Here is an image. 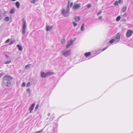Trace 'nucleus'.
I'll return each mask as SVG.
<instances>
[{
    "instance_id": "nucleus-1",
    "label": "nucleus",
    "mask_w": 133,
    "mask_h": 133,
    "mask_svg": "<svg viewBox=\"0 0 133 133\" xmlns=\"http://www.w3.org/2000/svg\"><path fill=\"white\" fill-rule=\"evenodd\" d=\"M3 82L7 87H10L11 86V81L12 79L10 76L5 75L3 77Z\"/></svg>"
},
{
    "instance_id": "nucleus-2",
    "label": "nucleus",
    "mask_w": 133,
    "mask_h": 133,
    "mask_svg": "<svg viewBox=\"0 0 133 133\" xmlns=\"http://www.w3.org/2000/svg\"><path fill=\"white\" fill-rule=\"evenodd\" d=\"M53 72L51 71L48 72L46 73L42 71L41 73V76L42 78H44L53 75Z\"/></svg>"
},
{
    "instance_id": "nucleus-3",
    "label": "nucleus",
    "mask_w": 133,
    "mask_h": 133,
    "mask_svg": "<svg viewBox=\"0 0 133 133\" xmlns=\"http://www.w3.org/2000/svg\"><path fill=\"white\" fill-rule=\"evenodd\" d=\"M22 33L24 35L26 32V23L25 19L23 18L22 19Z\"/></svg>"
},
{
    "instance_id": "nucleus-4",
    "label": "nucleus",
    "mask_w": 133,
    "mask_h": 133,
    "mask_svg": "<svg viewBox=\"0 0 133 133\" xmlns=\"http://www.w3.org/2000/svg\"><path fill=\"white\" fill-rule=\"evenodd\" d=\"M61 14L64 17H68L69 15V12H68L66 10H65L64 9H63L62 10Z\"/></svg>"
},
{
    "instance_id": "nucleus-5",
    "label": "nucleus",
    "mask_w": 133,
    "mask_h": 133,
    "mask_svg": "<svg viewBox=\"0 0 133 133\" xmlns=\"http://www.w3.org/2000/svg\"><path fill=\"white\" fill-rule=\"evenodd\" d=\"M120 34L119 33H117L116 35V37L114 39L115 41V43H117L118 42L120 39Z\"/></svg>"
},
{
    "instance_id": "nucleus-6",
    "label": "nucleus",
    "mask_w": 133,
    "mask_h": 133,
    "mask_svg": "<svg viewBox=\"0 0 133 133\" xmlns=\"http://www.w3.org/2000/svg\"><path fill=\"white\" fill-rule=\"evenodd\" d=\"M71 51L70 50H67L65 51H63L62 54L63 55L67 57L70 55L71 53Z\"/></svg>"
},
{
    "instance_id": "nucleus-7",
    "label": "nucleus",
    "mask_w": 133,
    "mask_h": 133,
    "mask_svg": "<svg viewBox=\"0 0 133 133\" xmlns=\"http://www.w3.org/2000/svg\"><path fill=\"white\" fill-rule=\"evenodd\" d=\"M133 33V31L130 30H128L127 31L126 34V36L127 37H130L132 35Z\"/></svg>"
},
{
    "instance_id": "nucleus-8",
    "label": "nucleus",
    "mask_w": 133,
    "mask_h": 133,
    "mask_svg": "<svg viewBox=\"0 0 133 133\" xmlns=\"http://www.w3.org/2000/svg\"><path fill=\"white\" fill-rule=\"evenodd\" d=\"M81 4L79 3L78 4H75L73 6L72 8L75 10H77L81 7Z\"/></svg>"
},
{
    "instance_id": "nucleus-9",
    "label": "nucleus",
    "mask_w": 133,
    "mask_h": 133,
    "mask_svg": "<svg viewBox=\"0 0 133 133\" xmlns=\"http://www.w3.org/2000/svg\"><path fill=\"white\" fill-rule=\"evenodd\" d=\"M73 43V41L72 40H71L68 42L67 44L66 45V48H69L70 46Z\"/></svg>"
},
{
    "instance_id": "nucleus-10",
    "label": "nucleus",
    "mask_w": 133,
    "mask_h": 133,
    "mask_svg": "<svg viewBox=\"0 0 133 133\" xmlns=\"http://www.w3.org/2000/svg\"><path fill=\"white\" fill-rule=\"evenodd\" d=\"M35 105V104L33 103L32 104L30 105V106L29 108V113H31V112L34 109Z\"/></svg>"
},
{
    "instance_id": "nucleus-11",
    "label": "nucleus",
    "mask_w": 133,
    "mask_h": 133,
    "mask_svg": "<svg viewBox=\"0 0 133 133\" xmlns=\"http://www.w3.org/2000/svg\"><path fill=\"white\" fill-rule=\"evenodd\" d=\"M53 28V26H47L46 27V30L47 31H49L51 30Z\"/></svg>"
},
{
    "instance_id": "nucleus-12",
    "label": "nucleus",
    "mask_w": 133,
    "mask_h": 133,
    "mask_svg": "<svg viewBox=\"0 0 133 133\" xmlns=\"http://www.w3.org/2000/svg\"><path fill=\"white\" fill-rule=\"evenodd\" d=\"M75 19L76 21L77 22L79 21L80 20V18L78 16H76L75 17Z\"/></svg>"
},
{
    "instance_id": "nucleus-13",
    "label": "nucleus",
    "mask_w": 133,
    "mask_h": 133,
    "mask_svg": "<svg viewBox=\"0 0 133 133\" xmlns=\"http://www.w3.org/2000/svg\"><path fill=\"white\" fill-rule=\"evenodd\" d=\"M127 9V7L126 6H124L122 9V11L123 12H125L126 10Z\"/></svg>"
},
{
    "instance_id": "nucleus-14",
    "label": "nucleus",
    "mask_w": 133,
    "mask_h": 133,
    "mask_svg": "<svg viewBox=\"0 0 133 133\" xmlns=\"http://www.w3.org/2000/svg\"><path fill=\"white\" fill-rule=\"evenodd\" d=\"M84 24H83L81 26V30L82 31H83L85 30V28H84Z\"/></svg>"
},
{
    "instance_id": "nucleus-15",
    "label": "nucleus",
    "mask_w": 133,
    "mask_h": 133,
    "mask_svg": "<svg viewBox=\"0 0 133 133\" xmlns=\"http://www.w3.org/2000/svg\"><path fill=\"white\" fill-rule=\"evenodd\" d=\"M17 46L19 50L22 51V48L20 45L19 44L17 45Z\"/></svg>"
},
{
    "instance_id": "nucleus-16",
    "label": "nucleus",
    "mask_w": 133,
    "mask_h": 133,
    "mask_svg": "<svg viewBox=\"0 0 133 133\" xmlns=\"http://www.w3.org/2000/svg\"><path fill=\"white\" fill-rule=\"evenodd\" d=\"M32 65L31 64H28L26 65L25 67V68L26 69H29L30 67Z\"/></svg>"
},
{
    "instance_id": "nucleus-17",
    "label": "nucleus",
    "mask_w": 133,
    "mask_h": 133,
    "mask_svg": "<svg viewBox=\"0 0 133 133\" xmlns=\"http://www.w3.org/2000/svg\"><path fill=\"white\" fill-rule=\"evenodd\" d=\"M91 54V53L90 52H86L85 53V56L87 57L90 56Z\"/></svg>"
},
{
    "instance_id": "nucleus-18",
    "label": "nucleus",
    "mask_w": 133,
    "mask_h": 133,
    "mask_svg": "<svg viewBox=\"0 0 133 133\" xmlns=\"http://www.w3.org/2000/svg\"><path fill=\"white\" fill-rule=\"evenodd\" d=\"M20 3L18 2H17L16 3V5L18 8H19L20 6Z\"/></svg>"
},
{
    "instance_id": "nucleus-19",
    "label": "nucleus",
    "mask_w": 133,
    "mask_h": 133,
    "mask_svg": "<svg viewBox=\"0 0 133 133\" xmlns=\"http://www.w3.org/2000/svg\"><path fill=\"white\" fill-rule=\"evenodd\" d=\"M114 42V44H115V41L114 40V39H112L110 40L109 41V43L110 44H112Z\"/></svg>"
},
{
    "instance_id": "nucleus-20",
    "label": "nucleus",
    "mask_w": 133,
    "mask_h": 133,
    "mask_svg": "<svg viewBox=\"0 0 133 133\" xmlns=\"http://www.w3.org/2000/svg\"><path fill=\"white\" fill-rule=\"evenodd\" d=\"M38 0H30V2L34 4L36 2L38 1Z\"/></svg>"
},
{
    "instance_id": "nucleus-21",
    "label": "nucleus",
    "mask_w": 133,
    "mask_h": 133,
    "mask_svg": "<svg viewBox=\"0 0 133 133\" xmlns=\"http://www.w3.org/2000/svg\"><path fill=\"white\" fill-rule=\"evenodd\" d=\"M9 18L7 17L5 18L4 20L6 22H8L9 21Z\"/></svg>"
},
{
    "instance_id": "nucleus-22",
    "label": "nucleus",
    "mask_w": 133,
    "mask_h": 133,
    "mask_svg": "<svg viewBox=\"0 0 133 133\" xmlns=\"http://www.w3.org/2000/svg\"><path fill=\"white\" fill-rule=\"evenodd\" d=\"M127 14L126 13H125L123 15H122V17L123 18H125L127 16Z\"/></svg>"
},
{
    "instance_id": "nucleus-23",
    "label": "nucleus",
    "mask_w": 133,
    "mask_h": 133,
    "mask_svg": "<svg viewBox=\"0 0 133 133\" xmlns=\"http://www.w3.org/2000/svg\"><path fill=\"white\" fill-rule=\"evenodd\" d=\"M121 18V17L120 16H118L116 18V21H119Z\"/></svg>"
},
{
    "instance_id": "nucleus-24",
    "label": "nucleus",
    "mask_w": 133,
    "mask_h": 133,
    "mask_svg": "<svg viewBox=\"0 0 133 133\" xmlns=\"http://www.w3.org/2000/svg\"><path fill=\"white\" fill-rule=\"evenodd\" d=\"M61 43L62 44H64L65 42V39H62L61 40Z\"/></svg>"
},
{
    "instance_id": "nucleus-25",
    "label": "nucleus",
    "mask_w": 133,
    "mask_h": 133,
    "mask_svg": "<svg viewBox=\"0 0 133 133\" xmlns=\"http://www.w3.org/2000/svg\"><path fill=\"white\" fill-rule=\"evenodd\" d=\"M10 13L11 14H13L15 12V10L14 9H12L10 11Z\"/></svg>"
},
{
    "instance_id": "nucleus-26",
    "label": "nucleus",
    "mask_w": 133,
    "mask_h": 133,
    "mask_svg": "<svg viewBox=\"0 0 133 133\" xmlns=\"http://www.w3.org/2000/svg\"><path fill=\"white\" fill-rule=\"evenodd\" d=\"M39 105L38 104L37 105L35 108V111H36L37 110V109H38V108H39Z\"/></svg>"
},
{
    "instance_id": "nucleus-27",
    "label": "nucleus",
    "mask_w": 133,
    "mask_h": 133,
    "mask_svg": "<svg viewBox=\"0 0 133 133\" xmlns=\"http://www.w3.org/2000/svg\"><path fill=\"white\" fill-rule=\"evenodd\" d=\"M114 5H117V6L118 5V2L117 1H116L114 3Z\"/></svg>"
},
{
    "instance_id": "nucleus-28",
    "label": "nucleus",
    "mask_w": 133,
    "mask_h": 133,
    "mask_svg": "<svg viewBox=\"0 0 133 133\" xmlns=\"http://www.w3.org/2000/svg\"><path fill=\"white\" fill-rule=\"evenodd\" d=\"M87 6L88 8H90L91 6V5L90 4H89L87 5Z\"/></svg>"
},
{
    "instance_id": "nucleus-29",
    "label": "nucleus",
    "mask_w": 133,
    "mask_h": 133,
    "mask_svg": "<svg viewBox=\"0 0 133 133\" xmlns=\"http://www.w3.org/2000/svg\"><path fill=\"white\" fill-rule=\"evenodd\" d=\"M70 10V8L69 5H68V7L66 9V11H67L68 12H69Z\"/></svg>"
},
{
    "instance_id": "nucleus-30",
    "label": "nucleus",
    "mask_w": 133,
    "mask_h": 133,
    "mask_svg": "<svg viewBox=\"0 0 133 133\" xmlns=\"http://www.w3.org/2000/svg\"><path fill=\"white\" fill-rule=\"evenodd\" d=\"M72 23L74 27H75L77 25V24L74 22H72Z\"/></svg>"
},
{
    "instance_id": "nucleus-31",
    "label": "nucleus",
    "mask_w": 133,
    "mask_h": 133,
    "mask_svg": "<svg viewBox=\"0 0 133 133\" xmlns=\"http://www.w3.org/2000/svg\"><path fill=\"white\" fill-rule=\"evenodd\" d=\"M14 40L13 41H11L9 43V44L10 45H11L12 44H13L14 42Z\"/></svg>"
},
{
    "instance_id": "nucleus-32",
    "label": "nucleus",
    "mask_w": 133,
    "mask_h": 133,
    "mask_svg": "<svg viewBox=\"0 0 133 133\" xmlns=\"http://www.w3.org/2000/svg\"><path fill=\"white\" fill-rule=\"evenodd\" d=\"M43 131V130H41L39 131H37L36 133H41Z\"/></svg>"
},
{
    "instance_id": "nucleus-33",
    "label": "nucleus",
    "mask_w": 133,
    "mask_h": 133,
    "mask_svg": "<svg viewBox=\"0 0 133 133\" xmlns=\"http://www.w3.org/2000/svg\"><path fill=\"white\" fill-rule=\"evenodd\" d=\"M2 18V13L0 11V19H1Z\"/></svg>"
},
{
    "instance_id": "nucleus-34",
    "label": "nucleus",
    "mask_w": 133,
    "mask_h": 133,
    "mask_svg": "<svg viewBox=\"0 0 133 133\" xmlns=\"http://www.w3.org/2000/svg\"><path fill=\"white\" fill-rule=\"evenodd\" d=\"M25 82L23 83L21 85L22 87H25Z\"/></svg>"
},
{
    "instance_id": "nucleus-35",
    "label": "nucleus",
    "mask_w": 133,
    "mask_h": 133,
    "mask_svg": "<svg viewBox=\"0 0 133 133\" xmlns=\"http://www.w3.org/2000/svg\"><path fill=\"white\" fill-rule=\"evenodd\" d=\"M118 2V3H122L123 2V0H119Z\"/></svg>"
},
{
    "instance_id": "nucleus-36",
    "label": "nucleus",
    "mask_w": 133,
    "mask_h": 133,
    "mask_svg": "<svg viewBox=\"0 0 133 133\" xmlns=\"http://www.w3.org/2000/svg\"><path fill=\"white\" fill-rule=\"evenodd\" d=\"M10 39H8L5 41V43H6L9 42H10Z\"/></svg>"
},
{
    "instance_id": "nucleus-37",
    "label": "nucleus",
    "mask_w": 133,
    "mask_h": 133,
    "mask_svg": "<svg viewBox=\"0 0 133 133\" xmlns=\"http://www.w3.org/2000/svg\"><path fill=\"white\" fill-rule=\"evenodd\" d=\"M30 82H28L26 84V87H28L30 86Z\"/></svg>"
},
{
    "instance_id": "nucleus-38",
    "label": "nucleus",
    "mask_w": 133,
    "mask_h": 133,
    "mask_svg": "<svg viewBox=\"0 0 133 133\" xmlns=\"http://www.w3.org/2000/svg\"><path fill=\"white\" fill-rule=\"evenodd\" d=\"M102 12V11H99V12L97 13V15L98 16L101 14Z\"/></svg>"
},
{
    "instance_id": "nucleus-39",
    "label": "nucleus",
    "mask_w": 133,
    "mask_h": 133,
    "mask_svg": "<svg viewBox=\"0 0 133 133\" xmlns=\"http://www.w3.org/2000/svg\"><path fill=\"white\" fill-rule=\"evenodd\" d=\"M108 48V46H107V47H105V48H104L102 50V51H104V50H105V49H107V48Z\"/></svg>"
},
{
    "instance_id": "nucleus-40",
    "label": "nucleus",
    "mask_w": 133,
    "mask_h": 133,
    "mask_svg": "<svg viewBox=\"0 0 133 133\" xmlns=\"http://www.w3.org/2000/svg\"><path fill=\"white\" fill-rule=\"evenodd\" d=\"M73 4V3L72 2H71V3L70 5V8L72 6Z\"/></svg>"
},
{
    "instance_id": "nucleus-41",
    "label": "nucleus",
    "mask_w": 133,
    "mask_h": 133,
    "mask_svg": "<svg viewBox=\"0 0 133 133\" xmlns=\"http://www.w3.org/2000/svg\"><path fill=\"white\" fill-rule=\"evenodd\" d=\"M27 92H30V89L29 88L27 90Z\"/></svg>"
},
{
    "instance_id": "nucleus-42",
    "label": "nucleus",
    "mask_w": 133,
    "mask_h": 133,
    "mask_svg": "<svg viewBox=\"0 0 133 133\" xmlns=\"http://www.w3.org/2000/svg\"><path fill=\"white\" fill-rule=\"evenodd\" d=\"M10 63V62H9V61H7L5 63L6 64H8L9 63Z\"/></svg>"
},
{
    "instance_id": "nucleus-43",
    "label": "nucleus",
    "mask_w": 133,
    "mask_h": 133,
    "mask_svg": "<svg viewBox=\"0 0 133 133\" xmlns=\"http://www.w3.org/2000/svg\"><path fill=\"white\" fill-rule=\"evenodd\" d=\"M98 18L99 19H101L102 18V16H100L98 17Z\"/></svg>"
},
{
    "instance_id": "nucleus-44",
    "label": "nucleus",
    "mask_w": 133,
    "mask_h": 133,
    "mask_svg": "<svg viewBox=\"0 0 133 133\" xmlns=\"http://www.w3.org/2000/svg\"><path fill=\"white\" fill-rule=\"evenodd\" d=\"M70 1L69 0L68 1V5H69V4L70 3Z\"/></svg>"
},
{
    "instance_id": "nucleus-45",
    "label": "nucleus",
    "mask_w": 133,
    "mask_h": 133,
    "mask_svg": "<svg viewBox=\"0 0 133 133\" xmlns=\"http://www.w3.org/2000/svg\"><path fill=\"white\" fill-rule=\"evenodd\" d=\"M5 56L7 58H8L9 57V56L8 55H5Z\"/></svg>"
},
{
    "instance_id": "nucleus-46",
    "label": "nucleus",
    "mask_w": 133,
    "mask_h": 133,
    "mask_svg": "<svg viewBox=\"0 0 133 133\" xmlns=\"http://www.w3.org/2000/svg\"><path fill=\"white\" fill-rule=\"evenodd\" d=\"M50 115V113H49L48 114V116H49Z\"/></svg>"
},
{
    "instance_id": "nucleus-47",
    "label": "nucleus",
    "mask_w": 133,
    "mask_h": 133,
    "mask_svg": "<svg viewBox=\"0 0 133 133\" xmlns=\"http://www.w3.org/2000/svg\"><path fill=\"white\" fill-rule=\"evenodd\" d=\"M11 0L12 1H16V0Z\"/></svg>"
},
{
    "instance_id": "nucleus-48",
    "label": "nucleus",
    "mask_w": 133,
    "mask_h": 133,
    "mask_svg": "<svg viewBox=\"0 0 133 133\" xmlns=\"http://www.w3.org/2000/svg\"><path fill=\"white\" fill-rule=\"evenodd\" d=\"M100 52H101L100 51V52H97V53L98 54H99V53Z\"/></svg>"
},
{
    "instance_id": "nucleus-49",
    "label": "nucleus",
    "mask_w": 133,
    "mask_h": 133,
    "mask_svg": "<svg viewBox=\"0 0 133 133\" xmlns=\"http://www.w3.org/2000/svg\"><path fill=\"white\" fill-rule=\"evenodd\" d=\"M124 20L125 21H126V19H124Z\"/></svg>"
},
{
    "instance_id": "nucleus-50",
    "label": "nucleus",
    "mask_w": 133,
    "mask_h": 133,
    "mask_svg": "<svg viewBox=\"0 0 133 133\" xmlns=\"http://www.w3.org/2000/svg\"><path fill=\"white\" fill-rule=\"evenodd\" d=\"M100 51H101V50H100Z\"/></svg>"
},
{
    "instance_id": "nucleus-51",
    "label": "nucleus",
    "mask_w": 133,
    "mask_h": 133,
    "mask_svg": "<svg viewBox=\"0 0 133 133\" xmlns=\"http://www.w3.org/2000/svg\"><path fill=\"white\" fill-rule=\"evenodd\" d=\"M53 119V117L52 118V119Z\"/></svg>"
}]
</instances>
